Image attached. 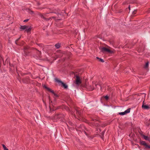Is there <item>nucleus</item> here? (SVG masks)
<instances>
[{
	"mask_svg": "<svg viewBox=\"0 0 150 150\" xmlns=\"http://www.w3.org/2000/svg\"><path fill=\"white\" fill-rule=\"evenodd\" d=\"M54 13L53 12H50V13H46L44 14V15H43V14H42V13H40L39 14V15L41 17V18L42 19H44V20H45V21H48V20H49L50 19H51L52 18H53L54 19H55L56 18H57L59 17V15H60L59 13H56V15L57 16H56L51 17H50V18H47L45 17V16H46L47 14H49V13Z\"/></svg>",
	"mask_w": 150,
	"mask_h": 150,
	"instance_id": "obj_1",
	"label": "nucleus"
},
{
	"mask_svg": "<svg viewBox=\"0 0 150 150\" xmlns=\"http://www.w3.org/2000/svg\"><path fill=\"white\" fill-rule=\"evenodd\" d=\"M91 119L92 121H93V122H88V121L86 119L84 120L83 121L89 124H91L96 126H99V125L98 123L96 122L97 121L99 122L98 120L94 119L92 117Z\"/></svg>",
	"mask_w": 150,
	"mask_h": 150,
	"instance_id": "obj_2",
	"label": "nucleus"
},
{
	"mask_svg": "<svg viewBox=\"0 0 150 150\" xmlns=\"http://www.w3.org/2000/svg\"><path fill=\"white\" fill-rule=\"evenodd\" d=\"M28 74V76H27L26 78H24L23 79V81L24 83H28L29 81V77L31 76V74L30 73H22L21 75L22 76Z\"/></svg>",
	"mask_w": 150,
	"mask_h": 150,
	"instance_id": "obj_3",
	"label": "nucleus"
},
{
	"mask_svg": "<svg viewBox=\"0 0 150 150\" xmlns=\"http://www.w3.org/2000/svg\"><path fill=\"white\" fill-rule=\"evenodd\" d=\"M101 52L103 53H113V51L105 47H102L99 48Z\"/></svg>",
	"mask_w": 150,
	"mask_h": 150,
	"instance_id": "obj_4",
	"label": "nucleus"
},
{
	"mask_svg": "<svg viewBox=\"0 0 150 150\" xmlns=\"http://www.w3.org/2000/svg\"><path fill=\"white\" fill-rule=\"evenodd\" d=\"M29 47L28 46L24 47L23 51L25 56H28L29 54L30 51H29Z\"/></svg>",
	"mask_w": 150,
	"mask_h": 150,
	"instance_id": "obj_5",
	"label": "nucleus"
},
{
	"mask_svg": "<svg viewBox=\"0 0 150 150\" xmlns=\"http://www.w3.org/2000/svg\"><path fill=\"white\" fill-rule=\"evenodd\" d=\"M33 49L35 50V52L37 53L36 54H35L34 55H33V57L36 59H38V57H40L41 55V52L36 49L35 48H33Z\"/></svg>",
	"mask_w": 150,
	"mask_h": 150,
	"instance_id": "obj_6",
	"label": "nucleus"
},
{
	"mask_svg": "<svg viewBox=\"0 0 150 150\" xmlns=\"http://www.w3.org/2000/svg\"><path fill=\"white\" fill-rule=\"evenodd\" d=\"M55 81L58 83L60 85V83L61 84L62 86L65 89L67 88H68V86L66 84L64 83L63 82H62L61 81L59 80L57 78H55Z\"/></svg>",
	"mask_w": 150,
	"mask_h": 150,
	"instance_id": "obj_7",
	"label": "nucleus"
},
{
	"mask_svg": "<svg viewBox=\"0 0 150 150\" xmlns=\"http://www.w3.org/2000/svg\"><path fill=\"white\" fill-rule=\"evenodd\" d=\"M64 115L62 114H56L54 117H52V119L55 120L64 118Z\"/></svg>",
	"mask_w": 150,
	"mask_h": 150,
	"instance_id": "obj_8",
	"label": "nucleus"
},
{
	"mask_svg": "<svg viewBox=\"0 0 150 150\" xmlns=\"http://www.w3.org/2000/svg\"><path fill=\"white\" fill-rule=\"evenodd\" d=\"M43 87L46 89L48 91L52 93L56 97H58L59 96L57 94H56L53 90H52L49 87H48L46 85H44L43 86Z\"/></svg>",
	"mask_w": 150,
	"mask_h": 150,
	"instance_id": "obj_9",
	"label": "nucleus"
},
{
	"mask_svg": "<svg viewBox=\"0 0 150 150\" xmlns=\"http://www.w3.org/2000/svg\"><path fill=\"white\" fill-rule=\"evenodd\" d=\"M140 143L141 145L143 146L146 149H150V145H148L145 142L140 141Z\"/></svg>",
	"mask_w": 150,
	"mask_h": 150,
	"instance_id": "obj_10",
	"label": "nucleus"
},
{
	"mask_svg": "<svg viewBox=\"0 0 150 150\" xmlns=\"http://www.w3.org/2000/svg\"><path fill=\"white\" fill-rule=\"evenodd\" d=\"M74 76L76 78V83L77 85H79L81 83V81L80 80V78L79 76V75L77 74L75 75Z\"/></svg>",
	"mask_w": 150,
	"mask_h": 150,
	"instance_id": "obj_11",
	"label": "nucleus"
},
{
	"mask_svg": "<svg viewBox=\"0 0 150 150\" xmlns=\"http://www.w3.org/2000/svg\"><path fill=\"white\" fill-rule=\"evenodd\" d=\"M74 110L76 111V114L77 115L78 117L80 116L81 115V111L80 108L78 107H76L74 108Z\"/></svg>",
	"mask_w": 150,
	"mask_h": 150,
	"instance_id": "obj_12",
	"label": "nucleus"
},
{
	"mask_svg": "<svg viewBox=\"0 0 150 150\" xmlns=\"http://www.w3.org/2000/svg\"><path fill=\"white\" fill-rule=\"evenodd\" d=\"M130 108H128L125 111V112H120L119 113V114L120 115H124L130 112Z\"/></svg>",
	"mask_w": 150,
	"mask_h": 150,
	"instance_id": "obj_13",
	"label": "nucleus"
},
{
	"mask_svg": "<svg viewBox=\"0 0 150 150\" xmlns=\"http://www.w3.org/2000/svg\"><path fill=\"white\" fill-rule=\"evenodd\" d=\"M71 54V53L70 52L68 53L67 54H63L62 56H64L65 57V58H64V61L66 59H67L69 58Z\"/></svg>",
	"mask_w": 150,
	"mask_h": 150,
	"instance_id": "obj_14",
	"label": "nucleus"
},
{
	"mask_svg": "<svg viewBox=\"0 0 150 150\" xmlns=\"http://www.w3.org/2000/svg\"><path fill=\"white\" fill-rule=\"evenodd\" d=\"M142 108L144 110H149L150 109V105H142Z\"/></svg>",
	"mask_w": 150,
	"mask_h": 150,
	"instance_id": "obj_15",
	"label": "nucleus"
},
{
	"mask_svg": "<svg viewBox=\"0 0 150 150\" xmlns=\"http://www.w3.org/2000/svg\"><path fill=\"white\" fill-rule=\"evenodd\" d=\"M26 28L25 29V31L27 32V33H28L30 32L31 30V27H29V26L26 25Z\"/></svg>",
	"mask_w": 150,
	"mask_h": 150,
	"instance_id": "obj_16",
	"label": "nucleus"
},
{
	"mask_svg": "<svg viewBox=\"0 0 150 150\" xmlns=\"http://www.w3.org/2000/svg\"><path fill=\"white\" fill-rule=\"evenodd\" d=\"M141 136L142 137H143L144 139L146 140H147L148 139V138H149V137L145 136V135L143 134H141Z\"/></svg>",
	"mask_w": 150,
	"mask_h": 150,
	"instance_id": "obj_17",
	"label": "nucleus"
},
{
	"mask_svg": "<svg viewBox=\"0 0 150 150\" xmlns=\"http://www.w3.org/2000/svg\"><path fill=\"white\" fill-rule=\"evenodd\" d=\"M26 25H21L20 27V28L21 29V30H25L26 28Z\"/></svg>",
	"mask_w": 150,
	"mask_h": 150,
	"instance_id": "obj_18",
	"label": "nucleus"
},
{
	"mask_svg": "<svg viewBox=\"0 0 150 150\" xmlns=\"http://www.w3.org/2000/svg\"><path fill=\"white\" fill-rule=\"evenodd\" d=\"M55 46L57 49H59L61 46L60 44L59 43H57L55 45Z\"/></svg>",
	"mask_w": 150,
	"mask_h": 150,
	"instance_id": "obj_19",
	"label": "nucleus"
},
{
	"mask_svg": "<svg viewBox=\"0 0 150 150\" xmlns=\"http://www.w3.org/2000/svg\"><path fill=\"white\" fill-rule=\"evenodd\" d=\"M97 59H98V61L99 62H104V60L103 59H102L101 58H99V57H97Z\"/></svg>",
	"mask_w": 150,
	"mask_h": 150,
	"instance_id": "obj_20",
	"label": "nucleus"
},
{
	"mask_svg": "<svg viewBox=\"0 0 150 150\" xmlns=\"http://www.w3.org/2000/svg\"><path fill=\"white\" fill-rule=\"evenodd\" d=\"M2 145L4 149V150H8V149L6 148V146L4 144H2Z\"/></svg>",
	"mask_w": 150,
	"mask_h": 150,
	"instance_id": "obj_21",
	"label": "nucleus"
},
{
	"mask_svg": "<svg viewBox=\"0 0 150 150\" xmlns=\"http://www.w3.org/2000/svg\"><path fill=\"white\" fill-rule=\"evenodd\" d=\"M69 125H70L71 126H73V124L70 121H69L68 122Z\"/></svg>",
	"mask_w": 150,
	"mask_h": 150,
	"instance_id": "obj_22",
	"label": "nucleus"
},
{
	"mask_svg": "<svg viewBox=\"0 0 150 150\" xmlns=\"http://www.w3.org/2000/svg\"><path fill=\"white\" fill-rule=\"evenodd\" d=\"M95 86H96V88H98V86H100V88H102L101 86L100 85H98V84H95Z\"/></svg>",
	"mask_w": 150,
	"mask_h": 150,
	"instance_id": "obj_23",
	"label": "nucleus"
},
{
	"mask_svg": "<svg viewBox=\"0 0 150 150\" xmlns=\"http://www.w3.org/2000/svg\"><path fill=\"white\" fill-rule=\"evenodd\" d=\"M104 98L107 100H108L109 98V97L107 96H105Z\"/></svg>",
	"mask_w": 150,
	"mask_h": 150,
	"instance_id": "obj_24",
	"label": "nucleus"
},
{
	"mask_svg": "<svg viewBox=\"0 0 150 150\" xmlns=\"http://www.w3.org/2000/svg\"><path fill=\"white\" fill-rule=\"evenodd\" d=\"M20 37L19 38H18V39H17L16 40V44H18L17 43V42L18 41V40L20 39Z\"/></svg>",
	"mask_w": 150,
	"mask_h": 150,
	"instance_id": "obj_25",
	"label": "nucleus"
},
{
	"mask_svg": "<svg viewBox=\"0 0 150 150\" xmlns=\"http://www.w3.org/2000/svg\"><path fill=\"white\" fill-rule=\"evenodd\" d=\"M71 113L72 115H74V117H76V115L74 114V113L73 112L71 111Z\"/></svg>",
	"mask_w": 150,
	"mask_h": 150,
	"instance_id": "obj_26",
	"label": "nucleus"
},
{
	"mask_svg": "<svg viewBox=\"0 0 150 150\" xmlns=\"http://www.w3.org/2000/svg\"><path fill=\"white\" fill-rule=\"evenodd\" d=\"M149 64V62H147L145 64L144 66H148Z\"/></svg>",
	"mask_w": 150,
	"mask_h": 150,
	"instance_id": "obj_27",
	"label": "nucleus"
},
{
	"mask_svg": "<svg viewBox=\"0 0 150 150\" xmlns=\"http://www.w3.org/2000/svg\"><path fill=\"white\" fill-rule=\"evenodd\" d=\"M29 19H27L24 20L23 21V22H27L29 21Z\"/></svg>",
	"mask_w": 150,
	"mask_h": 150,
	"instance_id": "obj_28",
	"label": "nucleus"
},
{
	"mask_svg": "<svg viewBox=\"0 0 150 150\" xmlns=\"http://www.w3.org/2000/svg\"><path fill=\"white\" fill-rule=\"evenodd\" d=\"M45 8H39V7H37V8L38 9H41V10H42L43 9H44Z\"/></svg>",
	"mask_w": 150,
	"mask_h": 150,
	"instance_id": "obj_29",
	"label": "nucleus"
},
{
	"mask_svg": "<svg viewBox=\"0 0 150 150\" xmlns=\"http://www.w3.org/2000/svg\"><path fill=\"white\" fill-rule=\"evenodd\" d=\"M40 4L38 2H37V6H39Z\"/></svg>",
	"mask_w": 150,
	"mask_h": 150,
	"instance_id": "obj_30",
	"label": "nucleus"
},
{
	"mask_svg": "<svg viewBox=\"0 0 150 150\" xmlns=\"http://www.w3.org/2000/svg\"><path fill=\"white\" fill-rule=\"evenodd\" d=\"M146 105V103L144 102V101L143 102L142 105Z\"/></svg>",
	"mask_w": 150,
	"mask_h": 150,
	"instance_id": "obj_31",
	"label": "nucleus"
},
{
	"mask_svg": "<svg viewBox=\"0 0 150 150\" xmlns=\"http://www.w3.org/2000/svg\"><path fill=\"white\" fill-rule=\"evenodd\" d=\"M149 66H144V68L145 69H148Z\"/></svg>",
	"mask_w": 150,
	"mask_h": 150,
	"instance_id": "obj_32",
	"label": "nucleus"
},
{
	"mask_svg": "<svg viewBox=\"0 0 150 150\" xmlns=\"http://www.w3.org/2000/svg\"><path fill=\"white\" fill-rule=\"evenodd\" d=\"M94 89L93 88H91V89H90V91H93V90Z\"/></svg>",
	"mask_w": 150,
	"mask_h": 150,
	"instance_id": "obj_33",
	"label": "nucleus"
},
{
	"mask_svg": "<svg viewBox=\"0 0 150 150\" xmlns=\"http://www.w3.org/2000/svg\"><path fill=\"white\" fill-rule=\"evenodd\" d=\"M149 141V142H150V137H149V138H148V140Z\"/></svg>",
	"mask_w": 150,
	"mask_h": 150,
	"instance_id": "obj_34",
	"label": "nucleus"
},
{
	"mask_svg": "<svg viewBox=\"0 0 150 150\" xmlns=\"http://www.w3.org/2000/svg\"><path fill=\"white\" fill-rule=\"evenodd\" d=\"M149 141V142H150V137H149V138H148V140Z\"/></svg>",
	"mask_w": 150,
	"mask_h": 150,
	"instance_id": "obj_35",
	"label": "nucleus"
},
{
	"mask_svg": "<svg viewBox=\"0 0 150 150\" xmlns=\"http://www.w3.org/2000/svg\"><path fill=\"white\" fill-rule=\"evenodd\" d=\"M128 8L129 9V10H130V5H129L128 6Z\"/></svg>",
	"mask_w": 150,
	"mask_h": 150,
	"instance_id": "obj_36",
	"label": "nucleus"
},
{
	"mask_svg": "<svg viewBox=\"0 0 150 150\" xmlns=\"http://www.w3.org/2000/svg\"><path fill=\"white\" fill-rule=\"evenodd\" d=\"M29 10L32 13H33V11H31L30 10Z\"/></svg>",
	"mask_w": 150,
	"mask_h": 150,
	"instance_id": "obj_37",
	"label": "nucleus"
},
{
	"mask_svg": "<svg viewBox=\"0 0 150 150\" xmlns=\"http://www.w3.org/2000/svg\"><path fill=\"white\" fill-rule=\"evenodd\" d=\"M135 13H135V11H134V12H133V14H135Z\"/></svg>",
	"mask_w": 150,
	"mask_h": 150,
	"instance_id": "obj_38",
	"label": "nucleus"
},
{
	"mask_svg": "<svg viewBox=\"0 0 150 150\" xmlns=\"http://www.w3.org/2000/svg\"><path fill=\"white\" fill-rule=\"evenodd\" d=\"M143 95H144V97H145L146 95L145 94H143Z\"/></svg>",
	"mask_w": 150,
	"mask_h": 150,
	"instance_id": "obj_39",
	"label": "nucleus"
},
{
	"mask_svg": "<svg viewBox=\"0 0 150 150\" xmlns=\"http://www.w3.org/2000/svg\"><path fill=\"white\" fill-rule=\"evenodd\" d=\"M84 133H85V134L86 135H87V133H86V132L85 131H84Z\"/></svg>",
	"mask_w": 150,
	"mask_h": 150,
	"instance_id": "obj_40",
	"label": "nucleus"
},
{
	"mask_svg": "<svg viewBox=\"0 0 150 150\" xmlns=\"http://www.w3.org/2000/svg\"><path fill=\"white\" fill-rule=\"evenodd\" d=\"M102 134H104V131H103V132H102Z\"/></svg>",
	"mask_w": 150,
	"mask_h": 150,
	"instance_id": "obj_41",
	"label": "nucleus"
},
{
	"mask_svg": "<svg viewBox=\"0 0 150 150\" xmlns=\"http://www.w3.org/2000/svg\"><path fill=\"white\" fill-rule=\"evenodd\" d=\"M58 56L59 57H61L62 56H61L60 55H58Z\"/></svg>",
	"mask_w": 150,
	"mask_h": 150,
	"instance_id": "obj_42",
	"label": "nucleus"
},
{
	"mask_svg": "<svg viewBox=\"0 0 150 150\" xmlns=\"http://www.w3.org/2000/svg\"><path fill=\"white\" fill-rule=\"evenodd\" d=\"M141 134H143L142 133H140V134L141 135Z\"/></svg>",
	"mask_w": 150,
	"mask_h": 150,
	"instance_id": "obj_43",
	"label": "nucleus"
},
{
	"mask_svg": "<svg viewBox=\"0 0 150 150\" xmlns=\"http://www.w3.org/2000/svg\"><path fill=\"white\" fill-rule=\"evenodd\" d=\"M16 69H17V67H16Z\"/></svg>",
	"mask_w": 150,
	"mask_h": 150,
	"instance_id": "obj_44",
	"label": "nucleus"
},
{
	"mask_svg": "<svg viewBox=\"0 0 150 150\" xmlns=\"http://www.w3.org/2000/svg\"><path fill=\"white\" fill-rule=\"evenodd\" d=\"M67 124V126H68V124Z\"/></svg>",
	"mask_w": 150,
	"mask_h": 150,
	"instance_id": "obj_45",
	"label": "nucleus"
},
{
	"mask_svg": "<svg viewBox=\"0 0 150 150\" xmlns=\"http://www.w3.org/2000/svg\"><path fill=\"white\" fill-rule=\"evenodd\" d=\"M149 121H150V119L149 120Z\"/></svg>",
	"mask_w": 150,
	"mask_h": 150,
	"instance_id": "obj_46",
	"label": "nucleus"
}]
</instances>
